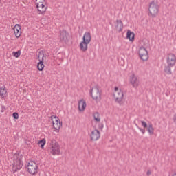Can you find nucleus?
<instances>
[{"label": "nucleus", "mask_w": 176, "mask_h": 176, "mask_svg": "<svg viewBox=\"0 0 176 176\" xmlns=\"http://www.w3.org/2000/svg\"><path fill=\"white\" fill-rule=\"evenodd\" d=\"M102 91L100 90V87L96 85L94 87H91L89 91V94L96 102L101 101V94Z\"/></svg>", "instance_id": "1"}, {"label": "nucleus", "mask_w": 176, "mask_h": 176, "mask_svg": "<svg viewBox=\"0 0 176 176\" xmlns=\"http://www.w3.org/2000/svg\"><path fill=\"white\" fill-rule=\"evenodd\" d=\"M113 96L116 100V102L119 104V105H123V98L124 97V94L122 89H119V87H115Z\"/></svg>", "instance_id": "2"}, {"label": "nucleus", "mask_w": 176, "mask_h": 176, "mask_svg": "<svg viewBox=\"0 0 176 176\" xmlns=\"http://www.w3.org/2000/svg\"><path fill=\"white\" fill-rule=\"evenodd\" d=\"M148 13L152 17H156L159 14V4L156 1H152L148 7Z\"/></svg>", "instance_id": "3"}, {"label": "nucleus", "mask_w": 176, "mask_h": 176, "mask_svg": "<svg viewBox=\"0 0 176 176\" xmlns=\"http://www.w3.org/2000/svg\"><path fill=\"white\" fill-rule=\"evenodd\" d=\"M21 168H23V161L21 160V158H19V157L16 155L14 157L12 171L13 173H17V171H20Z\"/></svg>", "instance_id": "4"}, {"label": "nucleus", "mask_w": 176, "mask_h": 176, "mask_svg": "<svg viewBox=\"0 0 176 176\" xmlns=\"http://www.w3.org/2000/svg\"><path fill=\"white\" fill-rule=\"evenodd\" d=\"M38 63L37 64V68L38 71H43V68H45V65H43V61L46 60V54H45V52L43 50H41L38 52Z\"/></svg>", "instance_id": "5"}, {"label": "nucleus", "mask_w": 176, "mask_h": 176, "mask_svg": "<svg viewBox=\"0 0 176 176\" xmlns=\"http://www.w3.org/2000/svg\"><path fill=\"white\" fill-rule=\"evenodd\" d=\"M28 171L31 175H36L38 174V165L34 161L29 162L28 166Z\"/></svg>", "instance_id": "6"}, {"label": "nucleus", "mask_w": 176, "mask_h": 176, "mask_svg": "<svg viewBox=\"0 0 176 176\" xmlns=\"http://www.w3.org/2000/svg\"><path fill=\"white\" fill-rule=\"evenodd\" d=\"M36 5L38 14H43L46 12L47 7L45 5V0H36Z\"/></svg>", "instance_id": "7"}, {"label": "nucleus", "mask_w": 176, "mask_h": 176, "mask_svg": "<svg viewBox=\"0 0 176 176\" xmlns=\"http://www.w3.org/2000/svg\"><path fill=\"white\" fill-rule=\"evenodd\" d=\"M49 151L52 155H60V146H58V144L56 140H52L51 142Z\"/></svg>", "instance_id": "8"}, {"label": "nucleus", "mask_w": 176, "mask_h": 176, "mask_svg": "<svg viewBox=\"0 0 176 176\" xmlns=\"http://www.w3.org/2000/svg\"><path fill=\"white\" fill-rule=\"evenodd\" d=\"M139 57L142 60V61H146L149 58V54L148 53V50H146L145 47H140Z\"/></svg>", "instance_id": "9"}, {"label": "nucleus", "mask_w": 176, "mask_h": 176, "mask_svg": "<svg viewBox=\"0 0 176 176\" xmlns=\"http://www.w3.org/2000/svg\"><path fill=\"white\" fill-rule=\"evenodd\" d=\"M51 120L54 129L56 130H60V127H61V122L60 121V119H58V117L52 116H51Z\"/></svg>", "instance_id": "10"}, {"label": "nucleus", "mask_w": 176, "mask_h": 176, "mask_svg": "<svg viewBox=\"0 0 176 176\" xmlns=\"http://www.w3.org/2000/svg\"><path fill=\"white\" fill-rule=\"evenodd\" d=\"M129 82L135 89H137L140 86V80L134 74L130 76Z\"/></svg>", "instance_id": "11"}, {"label": "nucleus", "mask_w": 176, "mask_h": 176, "mask_svg": "<svg viewBox=\"0 0 176 176\" xmlns=\"http://www.w3.org/2000/svg\"><path fill=\"white\" fill-rule=\"evenodd\" d=\"M166 63L169 65H175L176 63V56L175 54L173 53H170L167 54V58H166Z\"/></svg>", "instance_id": "12"}, {"label": "nucleus", "mask_w": 176, "mask_h": 176, "mask_svg": "<svg viewBox=\"0 0 176 176\" xmlns=\"http://www.w3.org/2000/svg\"><path fill=\"white\" fill-rule=\"evenodd\" d=\"M100 137H101V133H100V131L95 129L91 132V134H90L91 141H98V140H100Z\"/></svg>", "instance_id": "13"}, {"label": "nucleus", "mask_w": 176, "mask_h": 176, "mask_svg": "<svg viewBox=\"0 0 176 176\" xmlns=\"http://www.w3.org/2000/svg\"><path fill=\"white\" fill-rule=\"evenodd\" d=\"M13 30L16 38H20V36H21V26L20 25H15V26L13 28Z\"/></svg>", "instance_id": "14"}, {"label": "nucleus", "mask_w": 176, "mask_h": 176, "mask_svg": "<svg viewBox=\"0 0 176 176\" xmlns=\"http://www.w3.org/2000/svg\"><path fill=\"white\" fill-rule=\"evenodd\" d=\"M87 104L86 101L85 100L82 99L80 101H78V111L80 112H84L86 109Z\"/></svg>", "instance_id": "15"}, {"label": "nucleus", "mask_w": 176, "mask_h": 176, "mask_svg": "<svg viewBox=\"0 0 176 176\" xmlns=\"http://www.w3.org/2000/svg\"><path fill=\"white\" fill-rule=\"evenodd\" d=\"M82 41L87 42V43H90V42H91V34L90 32H85L84 34Z\"/></svg>", "instance_id": "16"}, {"label": "nucleus", "mask_w": 176, "mask_h": 176, "mask_svg": "<svg viewBox=\"0 0 176 176\" xmlns=\"http://www.w3.org/2000/svg\"><path fill=\"white\" fill-rule=\"evenodd\" d=\"M135 34H134V32H131L130 30H127L126 32V38L129 39L131 42L134 41Z\"/></svg>", "instance_id": "17"}, {"label": "nucleus", "mask_w": 176, "mask_h": 176, "mask_svg": "<svg viewBox=\"0 0 176 176\" xmlns=\"http://www.w3.org/2000/svg\"><path fill=\"white\" fill-rule=\"evenodd\" d=\"M89 43H87L86 41H83L80 43V50H81V52L87 51Z\"/></svg>", "instance_id": "18"}, {"label": "nucleus", "mask_w": 176, "mask_h": 176, "mask_svg": "<svg viewBox=\"0 0 176 176\" xmlns=\"http://www.w3.org/2000/svg\"><path fill=\"white\" fill-rule=\"evenodd\" d=\"M116 28H119L118 31L119 32H122V31H123V22L122 21V20L120 19H117L116 20Z\"/></svg>", "instance_id": "19"}, {"label": "nucleus", "mask_w": 176, "mask_h": 176, "mask_svg": "<svg viewBox=\"0 0 176 176\" xmlns=\"http://www.w3.org/2000/svg\"><path fill=\"white\" fill-rule=\"evenodd\" d=\"M173 65H167L166 66L164 67V72L167 74V75H171V74H173V72H171V68H173Z\"/></svg>", "instance_id": "20"}, {"label": "nucleus", "mask_w": 176, "mask_h": 176, "mask_svg": "<svg viewBox=\"0 0 176 176\" xmlns=\"http://www.w3.org/2000/svg\"><path fill=\"white\" fill-rule=\"evenodd\" d=\"M147 131L150 135H153V134H155V129L152 124H149L148 126H147Z\"/></svg>", "instance_id": "21"}, {"label": "nucleus", "mask_w": 176, "mask_h": 176, "mask_svg": "<svg viewBox=\"0 0 176 176\" xmlns=\"http://www.w3.org/2000/svg\"><path fill=\"white\" fill-rule=\"evenodd\" d=\"M60 38L62 42H65L67 41V31L63 30L60 32Z\"/></svg>", "instance_id": "22"}, {"label": "nucleus", "mask_w": 176, "mask_h": 176, "mask_svg": "<svg viewBox=\"0 0 176 176\" xmlns=\"http://www.w3.org/2000/svg\"><path fill=\"white\" fill-rule=\"evenodd\" d=\"M93 116L96 122H98V123H100V122H101V117L100 116V113L96 112L93 114Z\"/></svg>", "instance_id": "23"}, {"label": "nucleus", "mask_w": 176, "mask_h": 176, "mask_svg": "<svg viewBox=\"0 0 176 176\" xmlns=\"http://www.w3.org/2000/svg\"><path fill=\"white\" fill-rule=\"evenodd\" d=\"M8 91H6V88H0V96L1 98H5L6 97V94Z\"/></svg>", "instance_id": "24"}, {"label": "nucleus", "mask_w": 176, "mask_h": 176, "mask_svg": "<svg viewBox=\"0 0 176 176\" xmlns=\"http://www.w3.org/2000/svg\"><path fill=\"white\" fill-rule=\"evenodd\" d=\"M38 145L41 146V149H43L45 145H46V139L43 138L41 140L38 141Z\"/></svg>", "instance_id": "25"}, {"label": "nucleus", "mask_w": 176, "mask_h": 176, "mask_svg": "<svg viewBox=\"0 0 176 176\" xmlns=\"http://www.w3.org/2000/svg\"><path fill=\"white\" fill-rule=\"evenodd\" d=\"M21 55V51L18 50L17 52H12V56L14 57H16V58H19V56Z\"/></svg>", "instance_id": "26"}, {"label": "nucleus", "mask_w": 176, "mask_h": 176, "mask_svg": "<svg viewBox=\"0 0 176 176\" xmlns=\"http://www.w3.org/2000/svg\"><path fill=\"white\" fill-rule=\"evenodd\" d=\"M141 123H142V126L143 127H144V129H146V127H148V124H146V123L145 122V121H141Z\"/></svg>", "instance_id": "27"}, {"label": "nucleus", "mask_w": 176, "mask_h": 176, "mask_svg": "<svg viewBox=\"0 0 176 176\" xmlns=\"http://www.w3.org/2000/svg\"><path fill=\"white\" fill-rule=\"evenodd\" d=\"M12 116L14 119H19V113H13Z\"/></svg>", "instance_id": "28"}, {"label": "nucleus", "mask_w": 176, "mask_h": 176, "mask_svg": "<svg viewBox=\"0 0 176 176\" xmlns=\"http://www.w3.org/2000/svg\"><path fill=\"white\" fill-rule=\"evenodd\" d=\"M139 130L141 131L142 134H145V129L139 128Z\"/></svg>", "instance_id": "29"}, {"label": "nucleus", "mask_w": 176, "mask_h": 176, "mask_svg": "<svg viewBox=\"0 0 176 176\" xmlns=\"http://www.w3.org/2000/svg\"><path fill=\"white\" fill-rule=\"evenodd\" d=\"M151 174H152V171H151V170H148L146 173V175L149 176L151 175Z\"/></svg>", "instance_id": "30"}, {"label": "nucleus", "mask_w": 176, "mask_h": 176, "mask_svg": "<svg viewBox=\"0 0 176 176\" xmlns=\"http://www.w3.org/2000/svg\"><path fill=\"white\" fill-rule=\"evenodd\" d=\"M173 120H174L175 123L176 124V114L173 117Z\"/></svg>", "instance_id": "31"}, {"label": "nucleus", "mask_w": 176, "mask_h": 176, "mask_svg": "<svg viewBox=\"0 0 176 176\" xmlns=\"http://www.w3.org/2000/svg\"><path fill=\"white\" fill-rule=\"evenodd\" d=\"M100 129H104V125H101Z\"/></svg>", "instance_id": "32"}, {"label": "nucleus", "mask_w": 176, "mask_h": 176, "mask_svg": "<svg viewBox=\"0 0 176 176\" xmlns=\"http://www.w3.org/2000/svg\"><path fill=\"white\" fill-rule=\"evenodd\" d=\"M1 3H2V1L0 0V5H1Z\"/></svg>", "instance_id": "33"}]
</instances>
